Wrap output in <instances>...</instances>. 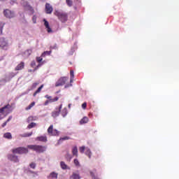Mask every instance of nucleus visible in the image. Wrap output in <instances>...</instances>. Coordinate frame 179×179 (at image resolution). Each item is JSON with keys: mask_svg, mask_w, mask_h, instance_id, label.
I'll use <instances>...</instances> for the list:
<instances>
[{"mask_svg": "<svg viewBox=\"0 0 179 179\" xmlns=\"http://www.w3.org/2000/svg\"><path fill=\"white\" fill-rule=\"evenodd\" d=\"M32 20L34 23H36L37 17L36 15H34L32 17Z\"/></svg>", "mask_w": 179, "mask_h": 179, "instance_id": "nucleus-43", "label": "nucleus"}, {"mask_svg": "<svg viewBox=\"0 0 179 179\" xmlns=\"http://www.w3.org/2000/svg\"><path fill=\"white\" fill-rule=\"evenodd\" d=\"M3 15L6 17H8V19H12V17H15V12L9 9L4 10Z\"/></svg>", "mask_w": 179, "mask_h": 179, "instance_id": "nucleus-8", "label": "nucleus"}, {"mask_svg": "<svg viewBox=\"0 0 179 179\" xmlns=\"http://www.w3.org/2000/svg\"><path fill=\"white\" fill-rule=\"evenodd\" d=\"M55 15L58 17L62 23H65L68 20V14L64 12L57 10L55 12Z\"/></svg>", "mask_w": 179, "mask_h": 179, "instance_id": "nucleus-3", "label": "nucleus"}, {"mask_svg": "<svg viewBox=\"0 0 179 179\" xmlns=\"http://www.w3.org/2000/svg\"><path fill=\"white\" fill-rule=\"evenodd\" d=\"M37 85H38V83H35L33 84V87H36V86H37Z\"/></svg>", "mask_w": 179, "mask_h": 179, "instance_id": "nucleus-48", "label": "nucleus"}, {"mask_svg": "<svg viewBox=\"0 0 179 179\" xmlns=\"http://www.w3.org/2000/svg\"><path fill=\"white\" fill-rule=\"evenodd\" d=\"M69 108H71V104H69Z\"/></svg>", "mask_w": 179, "mask_h": 179, "instance_id": "nucleus-51", "label": "nucleus"}, {"mask_svg": "<svg viewBox=\"0 0 179 179\" xmlns=\"http://www.w3.org/2000/svg\"><path fill=\"white\" fill-rule=\"evenodd\" d=\"M90 176L94 179H99V178H96V175H94V173L93 172H90Z\"/></svg>", "mask_w": 179, "mask_h": 179, "instance_id": "nucleus-42", "label": "nucleus"}, {"mask_svg": "<svg viewBox=\"0 0 179 179\" xmlns=\"http://www.w3.org/2000/svg\"><path fill=\"white\" fill-rule=\"evenodd\" d=\"M72 153H73V156H76V157H78V147L76 146L73 147Z\"/></svg>", "mask_w": 179, "mask_h": 179, "instance_id": "nucleus-21", "label": "nucleus"}, {"mask_svg": "<svg viewBox=\"0 0 179 179\" xmlns=\"http://www.w3.org/2000/svg\"><path fill=\"white\" fill-rule=\"evenodd\" d=\"M52 51H45L42 53L41 57H45V55H51Z\"/></svg>", "mask_w": 179, "mask_h": 179, "instance_id": "nucleus-31", "label": "nucleus"}, {"mask_svg": "<svg viewBox=\"0 0 179 179\" xmlns=\"http://www.w3.org/2000/svg\"><path fill=\"white\" fill-rule=\"evenodd\" d=\"M88 122H89V117H83L80 121V125H83V124H87Z\"/></svg>", "mask_w": 179, "mask_h": 179, "instance_id": "nucleus-17", "label": "nucleus"}, {"mask_svg": "<svg viewBox=\"0 0 179 179\" xmlns=\"http://www.w3.org/2000/svg\"><path fill=\"white\" fill-rule=\"evenodd\" d=\"M31 135H33V131L20 134V136H21V138H29V137L31 136Z\"/></svg>", "mask_w": 179, "mask_h": 179, "instance_id": "nucleus-20", "label": "nucleus"}, {"mask_svg": "<svg viewBox=\"0 0 179 179\" xmlns=\"http://www.w3.org/2000/svg\"><path fill=\"white\" fill-rule=\"evenodd\" d=\"M3 138H6V139H12V134L7 132L4 134Z\"/></svg>", "mask_w": 179, "mask_h": 179, "instance_id": "nucleus-25", "label": "nucleus"}, {"mask_svg": "<svg viewBox=\"0 0 179 179\" xmlns=\"http://www.w3.org/2000/svg\"><path fill=\"white\" fill-rule=\"evenodd\" d=\"M66 159L67 160H71V159H72V156H71L69 153H67V154L66 155Z\"/></svg>", "mask_w": 179, "mask_h": 179, "instance_id": "nucleus-37", "label": "nucleus"}, {"mask_svg": "<svg viewBox=\"0 0 179 179\" xmlns=\"http://www.w3.org/2000/svg\"><path fill=\"white\" fill-rule=\"evenodd\" d=\"M15 3H17V1H15V0H11V1H10V4H11V5H15Z\"/></svg>", "mask_w": 179, "mask_h": 179, "instance_id": "nucleus-47", "label": "nucleus"}, {"mask_svg": "<svg viewBox=\"0 0 179 179\" xmlns=\"http://www.w3.org/2000/svg\"><path fill=\"white\" fill-rule=\"evenodd\" d=\"M3 29V24L0 22V35L2 34V29Z\"/></svg>", "mask_w": 179, "mask_h": 179, "instance_id": "nucleus-41", "label": "nucleus"}, {"mask_svg": "<svg viewBox=\"0 0 179 179\" xmlns=\"http://www.w3.org/2000/svg\"><path fill=\"white\" fill-rule=\"evenodd\" d=\"M70 179H80V175L73 172V174L70 176Z\"/></svg>", "mask_w": 179, "mask_h": 179, "instance_id": "nucleus-18", "label": "nucleus"}, {"mask_svg": "<svg viewBox=\"0 0 179 179\" xmlns=\"http://www.w3.org/2000/svg\"><path fill=\"white\" fill-rule=\"evenodd\" d=\"M48 178H51V179H57L58 178V173H55V172H52L49 176Z\"/></svg>", "mask_w": 179, "mask_h": 179, "instance_id": "nucleus-19", "label": "nucleus"}, {"mask_svg": "<svg viewBox=\"0 0 179 179\" xmlns=\"http://www.w3.org/2000/svg\"><path fill=\"white\" fill-rule=\"evenodd\" d=\"M48 134L49 136H58L59 131L56 129H54V125H50L48 129Z\"/></svg>", "mask_w": 179, "mask_h": 179, "instance_id": "nucleus-4", "label": "nucleus"}, {"mask_svg": "<svg viewBox=\"0 0 179 179\" xmlns=\"http://www.w3.org/2000/svg\"><path fill=\"white\" fill-rule=\"evenodd\" d=\"M31 121H34V117H33V116H29V117L27 119V122L30 123V122H31Z\"/></svg>", "mask_w": 179, "mask_h": 179, "instance_id": "nucleus-33", "label": "nucleus"}, {"mask_svg": "<svg viewBox=\"0 0 179 179\" xmlns=\"http://www.w3.org/2000/svg\"><path fill=\"white\" fill-rule=\"evenodd\" d=\"M8 159L14 163H19V157L16 155V154H9L8 155Z\"/></svg>", "mask_w": 179, "mask_h": 179, "instance_id": "nucleus-10", "label": "nucleus"}, {"mask_svg": "<svg viewBox=\"0 0 179 179\" xmlns=\"http://www.w3.org/2000/svg\"><path fill=\"white\" fill-rule=\"evenodd\" d=\"M9 47V43L8 42V39L1 37L0 38V48H1V50H8Z\"/></svg>", "mask_w": 179, "mask_h": 179, "instance_id": "nucleus-6", "label": "nucleus"}, {"mask_svg": "<svg viewBox=\"0 0 179 179\" xmlns=\"http://www.w3.org/2000/svg\"><path fill=\"white\" fill-rule=\"evenodd\" d=\"M13 155H26L29 153V150L24 147H18L11 150Z\"/></svg>", "mask_w": 179, "mask_h": 179, "instance_id": "nucleus-2", "label": "nucleus"}, {"mask_svg": "<svg viewBox=\"0 0 179 179\" xmlns=\"http://www.w3.org/2000/svg\"><path fill=\"white\" fill-rule=\"evenodd\" d=\"M10 113H12V106L10 104H7L0 108V114H6V115H8Z\"/></svg>", "mask_w": 179, "mask_h": 179, "instance_id": "nucleus-5", "label": "nucleus"}, {"mask_svg": "<svg viewBox=\"0 0 179 179\" xmlns=\"http://www.w3.org/2000/svg\"><path fill=\"white\" fill-rule=\"evenodd\" d=\"M66 3L68 5V6L71 7L73 4V2L72 0H66Z\"/></svg>", "mask_w": 179, "mask_h": 179, "instance_id": "nucleus-34", "label": "nucleus"}, {"mask_svg": "<svg viewBox=\"0 0 179 179\" xmlns=\"http://www.w3.org/2000/svg\"><path fill=\"white\" fill-rule=\"evenodd\" d=\"M43 22H44V26L47 29L48 33H52V29L50 27V23H48V21H47V20L45 19H43Z\"/></svg>", "mask_w": 179, "mask_h": 179, "instance_id": "nucleus-13", "label": "nucleus"}, {"mask_svg": "<svg viewBox=\"0 0 179 179\" xmlns=\"http://www.w3.org/2000/svg\"><path fill=\"white\" fill-rule=\"evenodd\" d=\"M38 93H36V92L34 93V97H36Z\"/></svg>", "mask_w": 179, "mask_h": 179, "instance_id": "nucleus-49", "label": "nucleus"}, {"mask_svg": "<svg viewBox=\"0 0 179 179\" xmlns=\"http://www.w3.org/2000/svg\"><path fill=\"white\" fill-rule=\"evenodd\" d=\"M36 124L34 122H31L27 126L28 129H31V128H34L36 127Z\"/></svg>", "mask_w": 179, "mask_h": 179, "instance_id": "nucleus-32", "label": "nucleus"}, {"mask_svg": "<svg viewBox=\"0 0 179 179\" xmlns=\"http://www.w3.org/2000/svg\"><path fill=\"white\" fill-rule=\"evenodd\" d=\"M62 109V104H61L59 106V108H56V110H54L52 112V117L53 118H57L59 115V113H61V110Z\"/></svg>", "mask_w": 179, "mask_h": 179, "instance_id": "nucleus-11", "label": "nucleus"}, {"mask_svg": "<svg viewBox=\"0 0 179 179\" xmlns=\"http://www.w3.org/2000/svg\"><path fill=\"white\" fill-rule=\"evenodd\" d=\"M29 167H31V169H36V163L32 162L29 164Z\"/></svg>", "mask_w": 179, "mask_h": 179, "instance_id": "nucleus-39", "label": "nucleus"}, {"mask_svg": "<svg viewBox=\"0 0 179 179\" xmlns=\"http://www.w3.org/2000/svg\"><path fill=\"white\" fill-rule=\"evenodd\" d=\"M69 139H71L70 137H69V136H64V137L60 138L59 141H68V140H69Z\"/></svg>", "mask_w": 179, "mask_h": 179, "instance_id": "nucleus-36", "label": "nucleus"}, {"mask_svg": "<svg viewBox=\"0 0 179 179\" xmlns=\"http://www.w3.org/2000/svg\"><path fill=\"white\" fill-rule=\"evenodd\" d=\"M68 77H62L60 78L55 83V87H59V86H64L66 82L69 80Z\"/></svg>", "mask_w": 179, "mask_h": 179, "instance_id": "nucleus-7", "label": "nucleus"}, {"mask_svg": "<svg viewBox=\"0 0 179 179\" xmlns=\"http://www.w3.org/2000/svg\"><path fill=\"white\" fill-rule=\"evenodd\" d=\"M60 166L62 170H66V169H68V165H66V164H65L64 162H60Z\"/></svg>", "mask_w": 179, "mask_h": 179, "instance_id": "nucleus-26", "label": "nucleus"}, {"mask_svg": "<svg viewBox=\"0 0 179 179\" xmlns=\"http://www.w3.org/2000/svg\"><path fill=\"white\" fill-rule=\"evenodd\" d=\"M86 107H87V103L84 102V103L82 104V108H83V110H86Z\"/></svg>", "mask_w": 179, "mask_h": 179, "instance_id": "nucleus-38", "label": "nucleus"}, {"mask_svg": "<svg viewBox=\"0 0 179 179\" xmlns=\"http://www.w3.org/2000/svg\"><path fill=\"white\" fill-rule=\"evenodd\" d=\"M44 87V85H41L36 91V93H40L41 92V90Z\"/></svg>", "mask_w": 179, "mask_h": 179, "instance_id": "nucleus-35", "label": "nucleus"}, {"mask_svg": "<svg viewBox=\"0 0 179 179\" xmlns=\"http://www.w3.org/2000/svg\"><path fill=\"white\" fill-rule=\"evenodd\" d=\"M21 5H22L24 7L25 10H30L31 13H34V10L33 9V7L30 6V5H29V3H27V1H22Z\"/></svg>", "mask_w": 179, "mask_h": 179, "instance_id": "nucleus-9", "label": "nucleus"}, {"mask_svg": "<svg viewBox=\"0 0 179 179\" xmlns=\"http://www.w3.org/2000/svg\"><path fill=\"white\" fill-rule=\"evenodd\" d=\"M27 148L28 149H31V150H34L36 153H44L47 150V147L44 145H29Z\"/></svg>", "mask_w": 179, "mask_h": 179, "instance_id": "nucleus-1", "label": "nucleus"}, {"mask_svg": "<svg viewBox=\"0 0 179 179\" xmlns=\"http://www.w3.org/2000/svg\"><path fill=\"white\" fill-rule=\"evenodd\" d=\"M57 93H59V92H57Z\"/></svg>", "mask_w": 179, "mask_h": 179, "instance_id": "nucleus-54", "label": "nucleus"}, {"mask_svg": "<svg viewBox=\"0 0 179 179\" xmlns=\"http://www.w3.org/2000/svg\"><path fill=\"white\" fill-rule=\"evenodd\" d=\"M36 61H37V62H41V61H43V58L42 57H36Z\"/></svg>", "mask_w": 179, "mask_h": 179, "instance_id": "nucleus-44", "label": "nucleus"}, {"mask_svg": "<svg viewBox=\"0 0 179 179\" xmlns=\"http://www.w3.org/2000/svg\"><path fill=\"white\" fill-rule=\"evenodd\" d=\"M24 69V62H21L15 68V71H22Z\"/></svg>", "mask_w": 179, "mask_h": 179, "instance_id": "nucleus-15", "label": "nucleus"}, {"mask_svg": "<svg viewBox=\"0 0 179 179\" xmlns=\"http://www.w3.org/2000/svg\"><path fill=\"white\" fill-rule=\"evenodd\" d=\"M70 76H71L70 82H71V83H72V82H73V78L75 77V75L73 74V70L70 71Z\"/></svg>", "mask_w": 179, "mask_h": 179, "instance_id": "nucleus-29", "label": "nucleus"}, {"mask_svg": "<svg viewBox=\"0 0 179 179\" xmlns=\"http://www.w3.org/2000/svg\"><path fill=\"white\" fill-rule=\"evenodd\" d=\"M31 52H33V50H31V49H28L24 51V55H25V57H30V55H31Z\"/></svg>", "mask_w": 179, "mask_h": 179, "instance_id": "nucleus-22", "label": "nucleus"}, {"mask_svg": "<svg viewBox=\"0 0 179 179\" xmlns=\"http://www.w3.org/2000/svg\"><path fill=\"white\" fill-rule=\"evenodd\" d=\"M73 163L76 167H80V163L79 162V160H78V159H75L73 160Z\"/></svg>", "mask_w": 179, "mask_h": 179, "instance_id": "nucleus-30", "label": "nucleus"}, {"mask_svg": "<svg viewBox=\"0 0 179 179\" xmlns=\"http://www.w3.org/2000/svg\"><path fill=\"white\" fill-rule=\"evenodd\" d=\"M58 100H59V98L58 96H55L53 98V99H50L45 101L44 106H48V103H55V101H58Z\"/></svg>", "mask_w": 179, "mask_h": 179, "instance_id": "nucleus-14", "label": "nucleus"}, {"mask_svg": "<svg viewBox=\"0 0 179 179\" xmlns=\"http://www.w3.org/2000/svg\"><path fill=\"white\" fill-rule=\"evenodd\" d=\"M45 10L48 15H51V13H52V10H53L52 6H51V5H50V3H46Z\"/></svg>", "mask_w": 179, "mask_h": 179, "instance_id": "nucleus-12", "label": "nucleus"}, {"mask_svg": "<svg viewBox=\"0 0 179 179\" xmlns=\"http://www.w3.org/2000/svg\"><path fill=\"white\" fill-rule=\"evenodd\" d=\"M62 117H66V115H68V109L66 108H64L62 110Z\"/></svg>", "mask_w": 179, "mask_h": 179, "instance_id": "nucleus-24", "label": "nucleus"}, {"mask_svg": "<svg viewBox=\"0 0 179 179\" xmlns=\"http://www.w3.org/2000/svg\"><path fill=\"white\" fill-rule=\"evenodd\" d=\"M3 117H2V115H0V120H2Z\"/></svg>", "mask_w": 179, "mask_h": 179, "instance_id": "nucleus-50", "label": "nucleus"}, {"mask_svg": "<svg viewBox=\"0 0 179 179\" xmlns=\"http://www.w3.org/2000/svg\"><path fill=\"white\" fill-rule=\"evenodd\" d=\"M29 72H31V70H29Z\"/></svg>", "mask_w": 179, "mask_h": 179, "instance_id": "nucleus-53", "label": "nucleus"}, {"mask_svg": "<svg viewBox=\"0 0 179 179\" xmlns=\"http://www.w3.org/2000/svg\"><path fill=\"white\" fill-rule=\"evenodd\" d=\"M0 1H6V0H0Z\"/></svg>", "mask_w": 179, "mask_h": 179, "instance_id": "nucleus-52", "label": "nucleus"}, {"mask_svg": "<svg viewBox=\"0 0 179 179\" xmlns=\"http://www.w3.org/2000/svg\"><path fill=\"white\" fill-rule=\"evenodd\" d=\"M34 106H36V102H32V103H31L29 104V106H27V107L25 108V110H31V108L34 107Z\"/></svg>", "mask_w": 179, "mask_h": 179, "instance_id": "nucleus-28", "label": "nucleus"}, {"mask_svg": "<svg viewBox=\"0 0 179 179\" xmlns=\"http://www.w3.org/2000/svg\"><path fill=\"white\" fill-rule=\"evenodd\" d=\"M45 99H48V100H53L54 99H52L51 96L49 95H45Z\"/></svg>", "mask_w": 179, "mask_h": 179, "instance_id": "nucleus-46", "label": "nucleus"}, {"mask_svg": "<svg viewBox=\"0 0 179 179\" xmlns=\"http://www.w3.org/2000/svg\"><path fill=\"white\" fill-rule=\"evenodd\" d=\"M85 149H86V148L85 146L80 147V153H84Z\"/></svg>", "mask_w": 179, "mask_h": 179, "instance_id": "nucleus-40", "label": "nucleus"}, {"mask_svg": "<svg viewBox=\"0 0 179 179\" xmlns=\"http://www.w3.org/2000/svg\"><path fill=\"white\" fill-rule=\"evenodd\" d=\"M11 120H12V116H9L8 119L1 124L2 128H5L8 122H9V121H10Z\"/></svg>", "mask_w": 179, "mask_h": 179, "instance_id": "nucleus-27", "label": "nucleus"}, {"mask_svg": "<svg viewBox=\"0 0 179 179\" xmlns=\"http://www.w3.org/2000/svg\"><path fill=\"white\" fill-rule=\"evenodd\" d=\"M31 68H34L36 66V62L35 61H32L31 62Z\"/></svg>", "mask_w": 179, "mask_h": 179, "instance_id": "nucleus-45", "label": "nucleus"}, {"mask_svg": "<svg viewBox=\"0 0 179 179\" xmlns=\"http://www.w3.org/2000/svg\"><path fill=\"white\" fill-rule=\"evenodd\" d=\"M36 141H38L39 142H47V136H41L36 138Z\"/></svg>", "mask_w": 179, "mask_h": 179, "instance_id": "nucleus-16", "label": "nucleus"}, {"mask_svg": "<svg viewBox=\"0 0 179 179\" xmlns=\"http://www.w3.org/2000/svg\"><path fill=\"white\" fill-rule=\"evenodd\" d=\"M85 155L86 156H88L89 159H91L92 157V151H90V148L85 149Z\"/></svg>", "mask_w": 179, "mask_h": 179, "instance_id": "nucleus-23", "label": "nucleus"}]
</instances>
